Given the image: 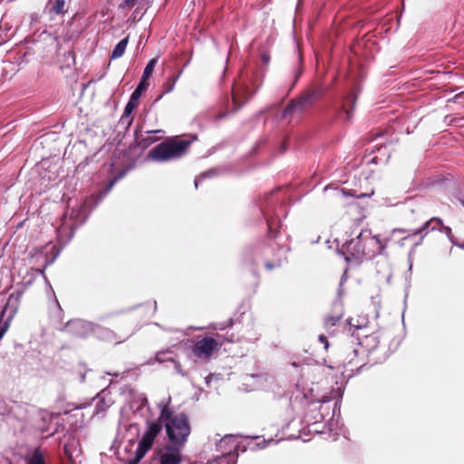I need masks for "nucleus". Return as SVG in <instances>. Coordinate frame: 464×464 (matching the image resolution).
<instances>
[{"instance_id":"nucleus-56","label":"nucleus","mask_w":464,"mask_h":464,"mask_svg":"<svg viewBox=\"0 0 464 464\" xmlns=\"http://www.w3.org/2000/svg\"><path fill=\"white\" fill-rule=\"evenodd\" d=\"M385 202H386L387 205H390V206H394V205L398 204V203L388 202V199H385Z\"/></svg>"},{"instance_id":"nucleus-22","label":"nucleus","mask_w":464,"mask_h":464,"mask_svg":"<svg viewBox=\"0 0 464 464\" xmlns=\"http://www.w3.org/2000/svg\"><path fill=\"white\" fill-rule=\"evenodd\" d=\"M343 353H346V357L343 362V365L351 366V370H353V366H357L358 364L355 359L360 353V349L349 346L344 349Z\"/></svg>"},{"instance_id":"nucleus-19","label":"nucleus","mask_w":464,"mask_h":464,"mask_svg":"<svg viewBox=\"0 0 464 464\" xmlns=\"http://www.w3.org/2000/svg\"><path fill=\"white\" fill-rule=\"evenodd\" d=\"M106 390H103L96 398L92 399V401H96L93 415L104 412L112 404L111 399L110 397L106 398Z\"/></svg>"},{"instance_id":"nucleus-16","label":"nucleus","mask_w":464,"mask_h":464,"mask_svg":"<svg viewBox=\"0 0 464 464\" xmlns=\"http://www.w3.org/2000/svg\"><path fill=\"white\" fill-rule=\"evenodd\" d=\"M217 449L221 452V455L233 456V451L237 449L235 436L225 435L217 444Z\"/></svg>"},{"instance_id":"nucleus-60","label":"nucleus","mask_w":464,"mask_h":464,"mask_svg":"<svg viewBox=\"0 0 464 464\" xmlns=\"http://www.w3.org/2000/svg\"><path fill=\"white\" fill-rule=\"evenodd\" d=\"M460 248H463L464 249V244H461V245H458Z\"/></svg>"},{"instance_id":"nucleus-38","label":"nucleus","mask_w":464,"mask_h":464,"mask_svg":"<svg viewBox=\"0 0 464 464\" xmlns=\"http://www.w3.org/2000/svg\"><path fill=\"white\" fill-rule=\"evenodd\" d=\"M28 464H45L43 454L39 450L34 451L33 457Z\"/></svg>"},{"instance_id":"nucleus-44","label":"nucleus","mask_w":464,"mask_h":464,"mask_svg":"<svg viewBox=\"0 0 464 464\" xmlns=\"http://www.w3.org/2000/svg\"><path fill=\"white\" fill-rule=\"evenodd\" d=\"M172 363L174 364L175 372L178 374H180L183 377H188V372L183 371L182 366L179 362H178L174 359Z\"/></svg>"},{"instance_id":"nucleus-61","label":"nucleus","mask_w":464,"mask_h":464,"mask_svg":"<svg viewBox=\"0 0 464 464\" xmlns=\"http://www.w3.org/2000/svg\"><path fill=\"white\" fill-rule=\"evenodd\" d=\"M228 342H234L233 336L230 339H227Z\"/></svg>"},{"instance_id":"nucleus-50","label":"nucleus","mask_w":464,"mask_h":464,"mask_svg":"<svg viewBox=\"0 0 464 464\" xmlns=\"http://www.w3.org/2000/svg\"><path fill=\"white\" fill-rule=\"evenodd\" d=\"M318 340L320 343H322L324 345V348L327 349L329 343L327 341V338L324 334H320L318 337Z\"/></svg>"},{"instance_id":"nucleus-4","label":"nucleus","mask_w":464,"mask_h":464,"mask_svg":"<svg viewBox=\"0 0 464 464\" xmlns=\"http://www.w3.org/2000/svg\"><path fill=\"white\" fill-rule=\"evenodd\" d=\"M117 179L115 178L110 181L97 196V198L94 196H91L84 203L68 208L64 212L60 219V225L56 227L57 240L61 245L68 244L72 238L75 230L85 223L90 215V210H88L90 202L94 200V206H97L109 194Z\"/></svg>"},{"instance_id":"nucleus-29","label":"nucleus","mask_w":464,"mask_h":464,"mask_svg":"<svg viewBox=\"0 0 464 464\" xmlns=\"http://www.w3.org/2000/svg\"><path fill=\"white\" fill-rule=\"evenodd\" d=\"M39 417L43 422L42 425H39V429L43 431V432H47L49 431V425L53 420V414L47 411H39Z\"/></svg>"},{"instance_id":"nucleus-55","label":"nucleus","mask_w":464,"mask_h":464,"mask_svg":"<svg viewBox=\"0 0 464 464\" xmlns=\"http://www.w3.org/2000/svg\"><path fill=\"white\" fill-rule=\"evenodd\" d=\"M107 374H108V375L114 376V377L119 376V373H118V372H107Z\"/></svg>"},{"instance_id":"nucleus-12","label":"nucleus","mask_w":464,"mask_h":464,"mask_svg":"<svg viewBox=\"0 0 464 464\" xmlns=\"http://www.w3.org/2000/svg\"><path fill=\"white\" fill-rule=\"evenodd\" d=\"M313 104L310 100L303 93L296 99H293L282 112V118L286 119L293 115H301L311 108Z\"/></svg>"},{"instance_id":"nucleus-33","label":"nucleus","mask_w":464,"mask_h":464,"mask_svg":"<svg viewBox=\"0 0 464 464\" xmlns=\"http://www.w3.org/2000/svg\"><path fill=\"white\" fill-rule=\"evenodd\" d=\"M150 3V0H124L121 4V7H134L137 6L138 8H144L147 7Z\"/></svg>"},{"instance_id":"nucleus-32","label":"nucleus","mask_w":464,"mask_h":464,"mask_svg":"<svg viewBox=\"0 0 464 464\" xmlns=\"http://www.w3.org/2000/svg\"><path fill=\"white\" fill-rule=\"evenodd\" d=\"M173 352L170 349H167L164 351H160L155 354V361L162 363L165 362H173L174 358L171 355Z\"/></svg>"},{"instance_id":"nucleus-15","label":"nucleus","mask_w":464,"mask_h":464,"mask_svg":"<svg viewBox=\"0 0 464 464\" xmlns=\"http://www.w3.org/2000/svg\"><path fill=\"white\" fill-rule=\"evenodd\" d=\"M162 132V130H146L144 135L141 131L135 130V141L139 147L145 149L159 140V138L152 137V134Z\"/></svg>"},{"instance_id":"nucleus-17","label":"nucleus","mask_w":464,"mask_h":464,"mask_svg":"<svg viewBox=\"0 0 464 464\" xmlns=\"http://www.w3.org/2000/svg\"><path fill=\"white\" fill-rule=\"evenodd\" d=\"M439 226H442V219L440 218H431L430 220L424 222L420 227L412 230V235H420V242L416 243V245L420 244L425 235L428 234L429 230L432 231L438 229Z\"/></svg>"},{"instance_id":"nucleus-1","label":"nucleus","mask_w":464,"mask_h":464,"mask_svg":"<svg viewBox=\"0 0 464 464\" xmlns=\"http://www.w3.org/2000/svg\"><path fill=\"white\" fill-rule=\"evenodd\" d=\"M274 193L265 197L264 201L259 203V208L265 217L268 227V239L256 243L255 246L247 248L244 254L246 263L255 266H264L267 271L281 267L286 261V254L289 248L281 246L274 241L277 237L279 231H275L277 221L272 215L276 213L275 207L277 203Z\"/></svg>"},{"instance_id":"nucleus-59","label":"nucleus","mask_w":464,"mask_h":464,"mask_svg":"<svg viewBox=\"0 0 464 464\" xmlns=\"http://www.w3.org/2000/svg\"><path fill=\"white\" fill-rule=\"evenodd\" d=\"M285 150H286V146L284 144V145L282 146V152H284V151H285Z\"/></svg>"},{"instance_id":"nucleus-41","label":"nucleus","mask_w":464,"mask_h":464,"mask_svg":"<svg viewBox=\"0 0 464 464\" xmlns=\"http://www.w3.org/2000/svg\"><path fill=\"white\" fill-rule=\"evenodd\" d=\"M323 410H324V405L322 404V405H320V408H319L320 412L317 414L316 417L314 418V420L312 423H310V420H308V416L306 415L305 418H306V421H307L309 427L314 426L317 423H319L324 420V413L322 412Z\"/></svg>"},{"instance_id":"nucleus-23","label":"nucleus","mask_w":464,"mask_h":464,"mask_svg":"<svg viewBox=\"0 0 464 464\" xmlns=\"http://www.w3.org/2000/svg\"><path fill=\"white\" fill-rule=\"evenodd\" d=\"M92 334H94L97 338L104 341H112L114 339V334L112 331L94 323L93 332Z\"/></svg>"},{"instance_id":"nucleus-6","label":"nucleus","mask_w":464,"mask_h":464,"mask_svg":"<svg viewBox=\"0 0 464 464\" xmlns=\"http://www.w3.org/2000/svg\"><path fill=\"white\" fill-rule=\"evenodd\" d=\"M170 397L159 403L160 420L164 426L169 440L176 446H184L191 431L188 415L185 412L173 414L169 407Z\"/></svg>"},{"instance_id":"nucleus-28","label":"nucleus","mask_w":464,"mask_h":464,"mask_svg":"<svg viewBox=\"0 0 464 464\" xmlns=\"http://www.w3.org/2000/svg\"><path fill=\"white\" fill-rule=\"evenodd\" d=\"M138 102H135L131 99H129L125 108H124V111H123V114L121 118V121H127V123L130 125V122H131V119L130 116L133 112V111L136 109V107L138 106Z\"/></svg>"},{"instance_id":"nucleus-49","label":"nucleus","mask_w":464,"mask_h":464,"mask_svg":"<svg viewBox=\"0 0 464 464\" xmlns=\"http://www.w3.org/2000/svg\"><path fill=\"white\" fill-rule=\"evenodd\" d=\"M233 325V319L230 318L227 322L224 323V324H221L218 327L219 330H224L226 329L227 327H230Z\"/></svg>"},{"instance_id":"nucleus-7","label":"nucleus","mask_w":464,"mask_h":464,"mask_svg":"<svg viewBox=\"0 0 464 464\" xmlns=\"http://www.w3.org/2000/svg\"><path fill=\"white\" fill-rule=\"evenodd\" d=\"M192 140L174 137L152 148L148 153V158L157 162L177 160L186 155Z\"/></svg>"},{"instance_id":"nucleus-58","label":"nucleus","mask_w":464,"mask_h":464,"mask_svg":"<svg viewBox=\"0 0 464 464\" xmlns=\"http://www.w3.org/2000/svg\"><path fill=\"white\" fill-rule=\"evenodd\" d=\"M153 306H154L153 310H154V312H156V310H157V302L156 301L153 302Z\"/></svg>"},{"instance_id":"nucleus-52","label":"nucleus","mask_w":464,"mask_h":464,"mask_svg":"<svg viewBox=\"0 0 464 464\" xmlns=\"http://www.w3.org/2000/svg\"><path fill=\"white\" fill-rule=\"evenodd\" d=\"M214 374L213 373H208L206 377H205V382H206V384L207 385H209L210 382L212 381V379L214 378Z\"/></svg>"},{"instance_id":"nucleus-9","label":"nucleus","mask_w":464,"mask_h":464,"mask_svg":"<svg viewBox=\"0 0 464 464\" xmlns=\"http://www.w3.org/2000/svg\"><path fill=\"white\" fill-rule=\"evenodd\" d=\"M193 343L191 347L192 354L198 359L201 360H209L213 355L214 352L218 349L219 343L213 337H204L201 340L194 343L193 341H188Z\"/></svg>"},{"instance_id":"nucleus-57","label":"nucleus","mask_w":464,"mask_h":464,"mask_svg":"<svg viewBox=\"0 0 464 464\" xmlns=\"http://www.w3.org/2000/svg\"><path fill=\"white\" fill-rule=\"evenodd\" d=\"M60 251H61V249H59V250H57V251H56V253H55V255H54V256H53V258L52 262H53V261L57 257V256L59 255Z\"/></svg>"},{"instance_id":"nucleus-45","label":"nucleus","mask_w":464,"mask_h":464,"mask_svg":"<svg viewBox=\"0 0 464 464\" xmlns=\"http://www.w3.org/2000/svg\"><path fill=\"white\" fill-rule=\"evenodd\" d=\"M353 318H349L347 319V324L349 325V331H351L353 328L354 329V331H358V330H362L363 327H364V324H353Z\"/></svg>"},{"instance_id":"nucleus-13","label":"nucleus","mask_w":464,"mask_h":464,"mask_svg":"<svg viewBox=\"0 0 464 464\" xmlns=\"http://www.w3.org/2000/svg\"><path fill=\"white\" fill-rule=\"evenodd\" d=\"M171 443L158 454L159 464H180L182 462L181 448Z\"/></svg>"},{"instance_id":"nucleus-37","label":"nucleus","mask_w":464,"mask_h":464,"mask_svg":"<svg viewBox=\"0 0 464 464\" xmlns=\"http://www.w3.org/2000/svg\"><path fill=\"white\" fill-rule=\"evenodd\" d=\"M63 451L64 455L67 457L69 460H72L73 458V452L77 451L76 446L74 445V442H68L65 443L63 446Z\"/></svg>"},{"instance_id":"nucleus-47","label":"nucleus","mask_w":464,"mask_h":464,"mask_svg":"<svg viewBox=\"0 0 464 464\" xmlns=\"http://www.w3.org/2000/svg\"><path fill=\"white\" fill-rule=\"evenodd\" d=\"M340 409H341V401L336 400L334 404L332 418H334V416H337V417L340 416V413H341Z\"/></svg>"},{"instance_id":"nucleus-53","label":"nucleus","mask_w":464,"mask_h":464,"mask_svg":"<svg viewBox=\"0 0 464 464\" xmlns=\"http://www.w3.org/2000/svg\"><path fill=\"white\" fill-rule=\"evenodd\" d=\"M461 93L456 94L452 99H450L449 102H456L458 99L460 97Z\"/></svg>"},{"instance_id":"nucleus-10","label":"nucleus","mask_w":464,"mask_h":464,"mask_svg":"<svg viewBox=\"0 0 464 464\" xmlns=\"http://www.w3.org/2000/svg\"><path fill=\"white\" fill-rule=\"evenodd\" d=\"M60 330L77 337L86 338L93 332V323L82 319H73L61 326Z\"/></svg>"},{"instance_id":"nucleus-30","label":"nucleus","mask_w":464,"mask_h":464,"mask_svg":"<svg viewBox=\"0 0 464 464\" xmlns=\"http://www.w3.org/2000/svg\"><path fill=\"white\" fill-rule=\"evenodd\" d=\"M179 75H180V72L178 73L176 76H169L167 78V80L165 81V82L162 85L163 93L160 95V97L159 99H160L162 97V95L171 92L174 90L176 82L179 78Z\"/></svg>"},{"instance_id":"nucleus-27","label":"nucleus","mask_w":464,"mask_h":464,"mask_svg":"<svg viewBox=\"0 0 464 464\" xmlns=\"http://www.w3.org/2000/svg\"><path fill=\"white\" fill-rule=\"evenodd\" d=\"M128 43H129V36L121 39L113 48L111 58L118 59V58L121 57L126 51Z\"/></svg>"},{"instance_id":"nucleus-51","label":"nucleus","mask_w":464,"mask_h":464,"mask_svg":"<svg viewBox=\"0 0 464 464\" xmlns=\"http://www.w3.org/2000/svg\"><path fill=\"white\" fill-rule=\"evenodd\" d=\"M262 63L266 65H267L270 62V56L267 53H263L261 55Z\"/></svg>"},{"instance_id":"nucleus-21","label":"nucleus","mask_w":464,"mask_h":464,"mask_svg":"<svg viewBox=\"0 0 464 464\" xmlns=\"http://www.w3.org/2000/svg\"><path fill=\"white\" fill-rule=\"evenodd\" d=\"M358 344L366 347L369 351L375 349L379 344V337L376 334H365L362 338L357 334Z\"/></svg>"},{"instance_id":"nucleus-14","label":"nucleus","mask_w":464,"mask_h":464,"mask_svg":"<svg viewBox=\"0 0 464 464\" xmlns=\"http://www.w3.org/2000/svg\"><path fill=\"white\" fill-rule=\"evenodd\" d=\"M253 95L254 93H250L248 87L246 85L235 86L232 89L233 102L237 108H240Z\"/></svg>"},{"instance_id":"nucleus-31","label":"nucleus","mask_w":464,"mask_h":464,"mask_svg":"<svg viewBox=\"0 0 464 464\" xmlns=\"http://www.w3.org/2000/svg\"><path fill=\"white\" fill-rule=\"evenodd\" d=\"M147 88L148 82L140 80L135 90L132 92L130 99L139 102L141 94L147 90Z\"/></svg>"},{"instance_id":"nucleus-34","label":"nucleus","mask_w":464,"mask_h":464,"mask_svg":"<svg viewBox=\"0 0 464 464\" xmlns=\"http://www.w3.org/2000/svg\"><path fill=\"white\" fill-rule=\"evenodd\" d=\"M207 464H236V459L234 456L220 455L208 460Z\"/></svg>"},{"instance_id":"nucleus-2","label":"nucleus","mask_w":464,"mask_h":464,"mask_svg":"<svg viewBox=\"0 0 464 464\" xmlns=\"http://www.w3.org/2000/svg\"><path fill=\"white\" fill-rule=\"evenodd\" d=\"M117 179L115 178L110 181L97 196V198L94 196H91L84 203L68 208L64 212L60 219V225L56 227L57 240L61 245L68 244L72 238L75 230L85 223L90 215V210H88L90 202L94 200V206H97L109 194Z\"/></svg>"},{"instance_id":"nucleus-46","label":"nucleus","mask_w":464,"mask_h":464,"mask_svg":"<svg viewBox=\"0 0 464 464\" xmlns=\"http://www.w3.org/2000/svg\"><path fill=\"white\" fill-rule=\"evenodd\" d=\"M438 229L441 232H444L447 237H449V239L453 242V237H452V233H451V228L450 227H447V226H444L442 224V226H439Z\"/></svg>"},{"instance_id":"nucleus-39","label":"nucleus","mask_w":464,"mask_h":464,"mask_svg":"<svg viewBox=\"0 0 464 464\" xmlns=\"http://www.w3.org/2000/svg\"><path fill=\"white\" fill-rule=\"evenodd\" d=\"M329 189H332L333 192H334V196L335 198H344V197H347V196H351L352 194L349 192V191H346L345 189L343 188H330L329 187H325L324 188V191H327Z\"/></svg>"},{"instance_id":"nucleus-43","label":"nucleus","mask_w":464,"mask_h":464,"mask_svg":"<svg viewBox=\"0 0 464 464\" xmlns=\"http://www.w3.org/2000/svg\"><path fill=\"white\" fill-rule=\"evenodd\" d=\"M293 73H294V81H293V83L291 85V89L296 84L297 81L301 77V75L303 73V69L301 68L300 65H297L296 67H295L293 69Z\"/></svg>"},{"instance_id":"nucleus-8","label":"nucleus","mask_w":464,"mask_h":464,"mask_svg":"<svg viewBox=\"0 0 464 464\" xmlns=\"http://www.w3.org/2000/svg\"><path fill=\"white\" fill-rule=\"evenodd\" d=\"M360 87L354 84L343 94L335 97L331 104L332 111L343 122H351L353 117V111L357 97L360 93Z\"/></svg>"},{"instance_id":"nucleus-3","label":"nucleus","mask_w":464,"mask_h":464,"mask_svg":"<svg viewBox=\"0 0 464 464\" xmlns=\"http://www.w3.org/2000/svg\"><path fill=\"white\" fill-rule=\"evenodd\" d=\"M117 179L115 178L110 181L97 196V198L94 196H91L84 203L68 208L64 212L60 219V225L56 227L57 240L61 245L68 244L72 238L75 230L85 223L90 215V210H88L90 202L94 200V206H97L109 194Z\"/></svg>"},{"instance_id":"nucleus-5","label":"nucleus","mask_w":464,"mask_h":464,"mask_svg":"<svg viewBox=\"0 0 464 464\" xmlns=\"http://www.w3.org/2000/svg\"><path fill=\"white\" fill-rule=\"evenodd\" d=\"M386 247L378 236L372 234L370 229H362L354 237L345 241L338 247V254L346 262L362 263L363 259H372L381 255Z\"/></svg>"},{"instance_id":"nucleus-35","label":"nucleus","mask_w":464,"mask_h":464,"mask_svg":"<svg viewBox=\"0 0 464 464\" xmlns=\"http://www.w3.org/2000/svg\"><path fill=\"white\" fill-rule=\"evenodd\" d=\"M156 63H157L156 58H153L149 61V63H147V65L144 68V71H143V73H142V76L140 79L141 81L147 82V79L152 74Z\"/></svg>"},{"instance_id":"nucleus-11","label":"nucleus","mask_w":464,"mask_h":464,"mask_svg":"<svg viewBox=\"0 0 464 464\" xmlns=\"http://www.w3.org/2000/svg\"><path fill=\"white\" fill-rule=\"evenodd\" d=\"M162 430V424L160 417L156 421L149 422L146 431L138 442L137 449L143 453H147L152 447L156 437Z\"/></svg>"},{"instance_id":"nucleus-54","label":"nucleus","mask_w":464,"mask_h":464,"mask_svg":"<svg viewBox=\"0 0 464 464\" xmlns=\"http://www.w3.org/2000/svg\"><path fill=\"white\" fill-rule=\"evenodd\" d=\"M394 231H398V232H401V233H405V232H407L408 230L403 229V228H398V229H395Z\"/></svg>"},{"instance_id":"nucleus-62","label":"nucleus","mask_w":464,"mask_h":464,"mask_svg":"<svg viewBox=\"0 0 464 464\" xmlns=\"http://www.w3.org/2000/svg\"><path fill=\"white\" fill-rule=\"evenodd\" d=\"M460 202H461V204H462V205H463V207H464V198H463V199H460Z\"/></svg>"},{"instance_id":"nucleus-42","label":"nucleus","mask_w":464,"mask_h":464,"mask_svg":"<svg viewBox=\"0 0 464 464\" xmlns=\"http://www.w3.org/2000/svg\"><path fill=\"white\" fill-rule=\"evenodd\" d=\"M144 456L145 453L136 449L135 456L132 459H128L126 464H138Z\"/></svg>"},{"instance_id":"nucleus-40","label":"nucleus","mask_w":464,"mask_h":464,"mask_svg":"<svg viewBox=\"0 0 464 464\" xmlns=\"http://www.w3.org/2000/svg\"><path fill=\"white\" fill-rule=\"evenodd\" d=\"M342 316H343L342 314H336V315H329V316H327L325 318V320H324L325 326L331 327V326L335 325L336 323L340 321Z\"/></svg>"},{"instance_id":"nucleus-20","label":"nucleus","mask_w":464,"mask_h":464,"mask_svg":"<svg viewBox=\"0 0 464 464\" xmlns=\"http://www.w3.org/2000/svg\"><path fill=\"white\" fill-rule=\"evenodd\" d=\"M50 319L54 325H62L63 321V310L62 309L58 300L54 297L53 303L49 310ZM58 329L61 327L57 326Z\"/></svg>"},{"instance_id":"nucleus-18","label":"nucleus","mask_w":464,"mask_h":464,"mask_svg":"<svg viewBox=\"0 0 464 464\" xmlns=\"http://www.w3.org/2000/svg\"><path fill=\"white\" fill-rule=\"evenodd\" d=\"M66 12L65 0H48L44 11L50 17L53 14L63 15Z\"/></svg>"},{"instance_id":"nucleus-36","label":"nucleus","mask_w":464,"mask_h":464,"mask_svg":"<svg viewBox=\"0 0 464 464\" xmlns=\"http://www.w3.org/2000/svg\"><path fill=\"white\" fill-rule=\"evenodd\" d=\"M217 171L215 169H208L205 172H202L198 177H197L194 180L195 187L198 188V184L205 179L212 178L216 176Z\"/></svg>"},{"instance_id":"nucleus-25","label":"nucleus","mask_w":464,"mask_h":464,"mask_svg":"<svg viewBox=\"0 0 464 464\" xmlns=\"http://www.w3.org/2000/svg\"><path fill=\"white\" fill-rule=\"evenodd\" d=\"M325 92V89L322 85L313 86L308 89L304 94L310 100L311 103H314L321 99Z\"/></svg>"},{"instance_id":"nucleus-24","label":"nucleus","mask_w":464,"mask_h":464,"mask_svg":"<svg viewBox=\"0 0 464 464\" xmlns=\"http://www.w3.org/2000/svg\"><path fill=\"white\" fill-rule=\"evenodd\" d=\"M325 92V89L322 85L313 86L308 89L304 94L310 100L311 103H314L321 99Z\"/></svg>"},{"instance_id":"nucleus-26","label":"nucleus","mask_w":464,"mask_h":464,"mask_svg":"<svg viewBox=\"0 0 464 464\" xmlns=\"http://www.w3.org/2000/svg\"><path fill=\"white\" fill-rule=\"evenodd\" d=\"M279 441H275L273 439L266 440L263 437L256 436L251 438V441L249 442V447H251L252 450L258 449L262 450L265 449L266 446L270 445L271 443H277Z\"/></svg>"},{"instance_id":"nucleus-48","label":"nucleus","mask_w":464,"mask_h":464,"mask_svg":"<svg viewBox=\"0 0 464 464\" xmlns=\"http://www.w3.org/2000/svg\"><path fill=\"white\" fill-rule=\"evenodd\" d=\"M40 22V16L38 14H32L30 15V25L33 26L35 24H38Z\"/></svg>"}]
</instances>
